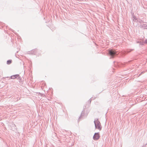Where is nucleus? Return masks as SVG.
Returning <instances> with one entry per match:
<instances>
[{"instance_id": "1", "label": "nucleus", "mask_w": 147, "mask_h": 147, "mask_svg": "<svg viewBox=\"0 0 147 147\" xmlns=\"http://www.w3.org/2000/svg\"><path fill=\"white\" fill-rule=\"evenodd\" d=\"M94 123L95 128L100 130L101 129V127H100V123L98 119H95L94 121Z\"/></svg>"}, {"instance_id": "2", "label": "nucleus", "mask_w": 147, "mask_h": 147, "mask_svg": "<svg viewBox=\"0 0 147 147\" xmlns=\"http://www.w3.org/2000/svg\"><path fill=\"white\" fill-rule=\"evenodd\" d=\"M109 53L112 58H113L115 56L118 54L117 52L113 49L109 50Z\"/></svg>"}, {"instance_id": "3", "label": "nucleus", "mask_w": 147, "mask_h": 147, "mask_svg": "<svg viewBox=\"0 0 147 147\" xmlns=\"http://www.w3.org/2000/svg\"><path fill=\"white\" fill-rule=\"evenodd\" d=\"M100 137L99 133H96L93 136V138L94 140H97Z\"/></svg>"}, {"instance_id": "4", "label": "nucleus", "mask_w": 147, "mask_h": 147, "mask_svg": "<svg viewBox=\"0 0 147 147\" xmlns=\"http://www.w3.org/2000/svg\"><path fill=\"white\" fill-rule=\"evenodd\" d=\"M137 43H139L140 45H143L144 44H147V40H146L144 42L140 41H137Z\"/></svg>"}, {"instance_id": "5", "label": "nucleus", "mask_w": 147, "mask_h": 147, "mask_svg": "<svg viewBox=\"0 0 147 147\" xmlns=\"http://www.w3.org/2000/svg\"><path fill=\"white\" fill-rule=\"evenodd\" d=\"M140 27L141 28L147 29V25L146 24H141Z\"/></svg>"}, {"instance_id": "6", "label": "nucleus", "mask_w": 147, "mask_h": 147, "mask_svg": "<svg viewBox=\"0 0 147 147\" xmlns=\"http://www.w3.org/2000/svg\"><path fill=\"white\" fill-rule=\"evenodd\" d=\"M84 113H83V111L81 113V114L80 117H79V119H81V118H83L84 116Z\"/></svg>"}, {"instance_id": "7", "label": "nucleus", "mask_w": 147, "mask_h": 147, "mask_svg": "<svg viewBox=\"0 0 147 147\" xmlns=\"http://www.w3.org/2000/svg\"><path fill=\"white\" fill-rule=\"evenodd\" d=\"M16 77L15 76V75L12 76H11V78L13 79L16 78Z\"/></svg>"}, {"instance_id": "8", "label": "nucleus", "mask_w": 147, "mask_h": 147, "mask_svg": "<svg viewBox=\"0 0 147 147\" xmlns=\"http://www.w3.org/2000/svg\"><path fill=\"white\" fill-rule=\"evenodd\" d=\"M15 76H16V78H17L18 79H20V77L19 75H18V74L15 75Z\"/></svg>"}, {"instance_id": "9", "label": "nucleus", "mask_w": 147, "mask_h": 147, "mask_svg": "<svg viewBox=\"0 0 147 147\" xmlns=\"http://www.w3.org/2000/svg\"><path fill=\"white\" fill-rule=\"evenodd\" d=\"M11 62V60H8L7 61V64H10Z\"/></svg>"}, {"instance_id": "10", "label": "nucleus", "mask_w": 147, "mask_h": 147, "mask_svg": "<svg viewBox=\"0 0 147 147\" xmlns=\"http://www.w3.org/2000/svg\"><path fill=\"white\" fill-rule=\"evenodd\" d=\"M90 99H91V98H90V99L89 100V101L90 103L91 102V100Z\"/></svg>"}, {"instance_id": "11", "label": "nucleus", "mask_w": 147, "mask_h": 147, "mask_svg": "<svg viewBox=\"0 0 147 147\" xmlns=\"http://www.w3.org/2000/svg\"><path fill=\"white\" fill-rule=\"evenodd\" d=\"M142 147H146V145L145 146H142Z\"/></svg>"}]
</instances>
